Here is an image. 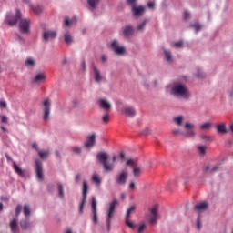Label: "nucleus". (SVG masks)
I'll return each instance as SVG.
<instances>
[{
    "instance_id": "obj_1",
    "label": "nucleus",
    "mask_w": 233,
    "mask_h": 233,
    "mask_svg": "<svg viewBox=\"0 0 233 233\" xmlns=\"http://www.w3.org/2000/svg\"><path fill=\"white\" fill-rule=\"evenodd\" d=\"M97 160H99L100 164H102V167L104 168V171L106 172H112L114 171V163L117 160V157L113 156L112 157V162H110L109 159V155H107L106 152H100L97 153Z\"/></svg>"
},
{
    "instance_id": "obj_2",
    "label": "nucleus",
    "mask_w": 233,
    "mask_h": 233,
    "mask_svg": "<svg viewBox=\"0 0 233 233\" xmlns=\"http://www.w3.org/2000/svg\"><path fill=\"white\" fill-rule=\"evenodd\" d=\"M171 94L176 97H180L182 99L189 98V90L187 87L179 82H176L171 88Z\"/></svg>"
},
{
    "instance_id": "obj_3",
    "label": "nucleus",
    "mask_w": 233,
    "mask_h": 233,
    "mask_svg": "<svg viewBox=\"0 0 233 233\" xmlns=\"http://www.w3.org/2000/svg\"><path fill=\"white\" fill-rule=\"evenodd\" d=\"M118 206L117 199L112 200L109 204V209H107V213L106 216V224L107 225V230H110V222L114 219V213L116 212V207Z\"/></svg>"
},
{
    "instance_id": "obj_4",
    "label": "nucleus",
    "mask_w": 233,
    "mask_h": 233,
    "mask_svg": "<svg viewBox=\"0 0 233 233\" xmlns=\"http://www.w3.org/2000/svg\"><path fill=\"white\" fill-rule=\"evenodd\" d=\"M126 165L127 167H133V177H138L142 175L143 173L142 166L138 165V162L136 158L127 160Z\"/></svg>"
},
{
    "instance_id": "obj_5",
    "label": "nucleus",
    "mask_w": 233,
    "mask_h": 233,
    "mask_svg": "<svg viewBox=\"0 0 233 233\" xmlns=\"http://www.w3.org/2000/svg\"><path fill=\"white\" fill-rule=\"evenodd\" d=\"M20 17H22V14H20L19 9H17L15 11V15L7 14V16L5 17V23H7L9 26H15L19 20H21Z\"/></svg>"
},
{
    "instance_id": "obj_6",
    "label": "nucleus",
    "mask_w": 233,
    "mask_h": 233,
    "mask_svg": "<svg viewBox=\"0 0 233 233\" xmlns=\"http://www.w3.org/2000/svg\"><path fill=\"white\" fill-rule=\"evenodd\" d=\"M129 5L132 7V15L135 17L143 16L145 14V6L137 5L135 2H128Z\"/></svg>"
},
{
    "instance_id": "obj_7",
    "label": "nucleus",
    "mask_w": 233,
    "mask_h": 233,
    "mask_svg": "<svg viewBox=\"0 0 233 233\" xmlns=\"http://www.w3.org/2000/svg\"><path fill=\"white\" fill-rule=\"evenodd\" d=\"M110 48L114 53H116V56H123L124 53H126V48L122 46H120L117 42V40L112 41L110 44Z\"/></svg>"
},
{
    "instance_id": "obj_8",
    "label": "nucleus",
    "mask_w": 233,
    "mask_h": 233,
    "mask_svg": "<svg viewBox=\"0 0 233 233\" xmlns=\"http://www.w3.org/2000/svg\"><path fill=\"white\" fill-rule=\"evenodd\" d=\"M35 173L36 174V179L43 180V164L40 159L35 160Z\"/></svg>"
},
{
    "instance_id": "obj_9",
    "label": "nucleus",
    "mask_w": 233,
    "mask_h": 233,
    "mask_svg": "<svg viewBox=\"0 0 233 233\" xmlns=\"http://www.w3.org/2000/svg\"><path fill=\"white\" fill-rule=\"evenodd\" d=\"M127 178H128V172L120 171V173L116 174V183L118 186H125Z\"/></svg>"
},
{
    "instance_id": "obj_10",
    "label": "nucleus",
    "mask_w": 233,
    "mask_h": 233,
    "mask_svg": "<svg viewBox=\"0 0 233 233\" xmlns=\"http://www.w3.org/2000/svg\"><path fill=\"white\" fill-rule=\"evenodd\" d=\"M50 106H51L50 99H46L43 101V120L44 121H48V117L50 116Z\"/></svg>"
},
{
    "instance_id": "obj_11",
    "label": "nucleus",
    "mask_w": 233,
    "mask_h": 233,
    "mask_svg": "<svg viewBox=\"0 0 233 233\" xmlns=\"http://www.w3.org/2000/svg\"><path fill=\"white\" fill-rule=\"evenodd\" d=\"M89 189V187L87 186V183L86 181H83V200L81 201V204L79 205V213L83 214V210L86 206V198L87 196V191Z\"/></svg>"
},
{
    "instance_id": "obj_12",
    "label": "nucleus",
    "mask_w": 233,
    "mask_h": 233,
    "mask_svg": "<svg viewBox=\"0 0 233 233\" xmlns=\"http://www.w3.org/2000/svg\"><path fill=\"white\" fill-rule=\"evenodd\" d=\"M56 38V31L54 30H45L42 33V39L45 42L52 41Z\"/></svg>"
},
{
    "instance_id": "obj_13",
    "label": "nucleus",
    "mask_w": 233,
    "mask_h": 233,
    "mask_svg": "<svg viewBox=\"0 0 233 233\" xmlns=\"http://www.w3.org/2000/svg\"><path fill=\"white\" fill-rule=\"evenodd\" d=\"M158 219V208L157 206L151 208L149 214V224L155 225L157 224V220Z\"/></svg>"
},
{
    "instance_id": "obj_14",
    "label": "nucleus",
    "mask_w": 233,
    "mask_h": 233,
    "mask_svg": "<svg viewBox=\"0 0 233 233\" xmlns=\"http://www.w3.org/2000/svg\"><path fill=\"white\" fill-rule=\"evenodd\" d=\"M46 80V75L45 73L40 72L32 78V84L35 85H42L45 84V81Z\"/></svg>"
},
{
    "instance_id": "obj_15",
    "label": "nucleus",
    "mask_w": 233,
    "mask_h": 233,
    "mask_svg": "<svg viewBox=\"0 0 233 233\" xmlns=\"http://www.w3.org/2000/svg\"><path fill=\"white\" fill-rule=\"evenodd\" d=\"M91 214L93 216V222L95 224L97 223V202L95 197L91 198Z\"/></svg>"
},
{
    "instance_id": "obj_16",
    "label": "nucleus",
    "mask_w": 233,
    "mask_h": 233,
    "mask_svg": "<svg viewBox=\"0 0 233 233\" xmlns=\"http://www.w3.org/2000/svg\"><path fill=\"white\" fill-rule=\"evenodd\" d=\"M121 113L126 116L134 117L135 115L137 114V111L135 110L134 107L130 106H124L121 109Z\"/></svg>"
},
{
    "instance_id": "obj_17",
    "label": "nucleus",
    "mask_w": 233,
    "mask_h": 233,
    "mask_svg": "<svg viewBox=\"0 0 233 233\" xmlns=\"http://www.w3.org/2000/svg\"><path fill=\"white\" fill-rule=\"evenodd\" d=\"M28 28H29V22L25 19H22L18 21V30L22 34H26L28 33Z\"/></svg>"
},
{
    "instance_id": "obj_18",
    "label": "nucleus",
    "mask_w": 233,
    "mask_h": 233,
    "mask_svg": "<svg viewBox=\"0 0 233 233\" xmlns=\"http://www.w3.org/2000/svg\"><path fill=\"white\" fill-rule=\"evenodd\" d=\"M96 144V133H93L87 137V140L84 142V147L89 149L93 148L94 145Z\"/></svg>"
},
{
    "instance_id": "obj_19",
    "label": "nucleus",
    "mask_w": 233,
    "mask_h": 233,
    "mask_svg": "<svg viewBox=\"0 0 233 233\" xmlns=\"http://www.w3.org/2000/svg\"><path fill=\"white\" fill-rule=\"evenodd\" d=\"M208 208V202H199L194 206V210H196L198 213H201L204 211H207Z\"/></svg>"
},
{
    "instance_id": "obj_20",
    "label": "nucleus",
    "mask_w": 233,
    "mask_h": 233,
    "mask_svg": "<svg viewBox=\"0 0 233 233\" xmlns=\"http://www.w3.org/2000/svg\"><path fill=\"white\" fill-rule=\"evenodd\" d=\"M184 128L186 129L185 136L187 137H194V125L191 123H186L184 126Z\"/></svg>"
},
{
    "instance_id": "obj_21",
    "label": "nucleus",
    "mask_w": 233,
    "mask_h": 233,
    "mask_svg": "<svg viewBox=\"0 0 233 233\" xmlns=\"http://www.w3.org/2000/svg\"><path fill=\"white\" fill-rule=\"evenodd\" d=\"M93 72H94V81H96V83H101L102 81L101 71H99V69H97V67L94 66V64H93Z\"/></svg>"
},
{
    "instance_id": "obj_22",
    "label": "nucleus",
    "mask_w": 233,
    "mask_h": 233,
    "mask_svg": "<svg viewBox=\"0 0 233 233\" xmlns=\"http://www.w3.org/2000/svg\"><path fill=\"white\" fill-rule=\"evenodd\" d=\"M196 148L198 149V153H199L200 157H204V155H206V150L208 149V147L198 145L196 146Z\"/></svg>"
},
{
    "instance_id": "obj_23",
    "label": "nucleus",
    "mask_w": 233,
    "mask_h": 233,
    "mask_svg": "<svg viewBox=\"0 0 233 233\" xmlns=\"http://www.w3.org/2000/svg\"><path fill=\"white\" fill-rule=\"evenodd\" d=\"M132 34H134V27H132L131 25H127V26L124 27V35L128 37V36L132 35Z\"/></svg>"
},
{
    "instance_id": "obj_24",
    "label": "nucleus",
    "mask_w": 233,
    "mask_h": 233,
    "mask_svg": "<svg viewBox=\"0 0 233 233\" xmlns=\"http://www.w3.org/2000/svg\"><path fill=\"white\" fill-rule=\"evenodd\" d=\"M220 169L219 165L217 164L216 166L210 167L209 166L206 167L205 171L208 173H216Z\"/></svg>"
},
{
    "instance_id": "obj_25",
    "label": "nucleus",
    "mask_w": 233,
    "mask_h": 233,
    "mask_svg": "<svg viewBox=\"0 0 233 233\" xmlns=\"http://www.w3.org/2000/svg\"><path fill=\"white\" fill-rule=\"evenodd\" d=\"M100 107L106 111H108L110 109V104L106 100H100Z\"/></svg>"
},
{
    "instance_id": "obj_26",
    "label": "nucleus",
    "mask_w": 233,
    "mask_h": 233,
    "mask_svg": "<svg viewBox=\"0 0 233 233\" xmlns=\"http://www.w3.org/2000/svg\"><path fill=\"white\" fill-rule=\"evenodd\" d=\"M216 128H217V132H218V134H227V128H225L224 124L217 125Z\"/></svg>"
},
{
    "instance_id": "obj_27",
    "label": "nucleus",
    "mask_w": 233,
    "mask_h": 233,
    "mask_svg": "<svg viewBox=\"0 0 233 233\" xmlns=\"http://www.w3.org/2000/svg\"><path fill=\"white\" fill-rule=\"evenodd\" d=\"M10 230L14 233L17 232V220L14 219L10 221Z\"/></svg>"
},
{
    "instance_id": "obj_28",
    "label": "nucleus",
    "mask_w": 233,
    "mask_h": 233,
    "mask_svg": "<svg viewBox=\"0 0 233 233\" xmlns=\"http://www.w3.org/2000/svg\"><path fill=\"white\" fill-rule=\"evenodd\" d=\"M38 152V157H40V158L42 159H46L48 157V156H50V151L46 150V151H36Z\"/></svg>"
},
{
    "instance_id": "obj_29",
    "label": "nucleus",
    "mask_w": 233,
    "mask_h": 233,
    "mask_svg": "<svg viewBox=\"0 0 233 233\" xmlns=\"http://www.w3.org/2000/svg\"><path fill=\"white\" fill-rule=\"evenodd\" d=\"M135 208H136V206L132 205V206H130V208H128V209H127L126 218H129L130 215L134 214Z\"/></svg>"
},
{
    "instance_id": "obj_30",
    "label": "nucleus",
    "mask_w": 233,
    "mask_h": 233,
    "mask_svg": "<svg viewBox=\"0 0 233 233\" xmlns=\"http://www.w3.org/2000/svg\"><path fill=\"white\" fill-rule=\"evenodd\" d=\"M65 43H66L67 45L73 43V37L69 33H65Z\"/></svg>"
},
{
    "instance_id": "obj_31",
    "label": "nucleus",
    "mask_w": 233,
    "mask_h": 233,
    "mask_svg": "<svg viewBox=\"0 0 233 233\" xmlns=\"http://www.w3.org/2000/svg\"><path fill=\"white\" fill-rule=\"evenodd\" d=\"M32 10L34 11L35 15H40L43 12V7L40 5H35Z\"/></svg>"
},
{
    "instance_id": "obj_32",
    "label": "nucleus",
    "mask_w": 233,
    "mask_h": 233,
    "mask_svg": "<svg viewBox=\"0 0 233 233\" xmlns=\"http://www.w3.org/2000/svg\"><path fill=\"white\" fill-rule=\"evenodd\" d=\"M14 170L15 171V173L18 174V176L23 177L24 176V172L22 171V169H20L19 166H17V164L14 163Z\"/></svg>"
},
{
    "instance_id": "obj_33",
    "label": "nucleus",
    "mask_w": 233,
    "mask_h": 233,
    "mask_svg": "<svg viewBox=\"0 0 233 233\" xmlns=\"http://www.w3.org/2000/svg\"><path fill=\"white\" fill-rule=\"evenodd\" d=\"M93 182L96 183V185H101V178L99 177V175H93Z\"/></svg>"
},
{
    "instance_id": "obj_34",
    "label": "nucleus",
    "mask_w": 233,
    "mask_h": 233,
    "mask_svg": "<svg viewBox=\"0 0 233 233\" xmlns=\"http://www.w3.org/2000/svg\"><path fill=\"white\" fill-rule=\"evenodd\" d=\"M165 56H166V61L169 63L172 62L171 52L169 50H165Z\"/></svg>"
},
{
    "instance_id": "obj_35",
    "label": "nucleus",
    "mask_w": 233,
    "mask_h": 233,
    "mask_svg": "<svg viewBox=\"0 0 233 233\" xmlns=\"http://www.w3.org/2000/svg\"><path fill=\"white\" fill-rule=\"evenodd\" d=\"M210 127H211V124L209 122H206L200 125V130H208Z\"/></svg>"
},
{
    "instance_id": "obj_36",
    "label": "nucleus",
    "mask_w": 233,
    "mask_h": 233,
    "mask_svg": "<svg viewBox=\"0 0 233 233\" xmlns=\"http://www.w3.org/2000/svg\"><path fill=\"white\" fill-rule=\"evenodd\" d=\"M98 2H87V5L89 6V10L93 11L97 6Z\"/></svg>"
},
{
    "instance_id": "obj_37",
    "label": "nucleus",
    "mask_w": 233,
    "mask_h": 233,
    "mask_svg": "<svg viewBox=\"0 0 233 233\" xmlns=\"http://www.w3.org/2000/svg\"><path fill=\"white\" fill-rule=\"evenodd\" d=\"M58 196L61 198L65 196V193L63 191V185H61L60 183H58Z\"/></svg>"
},
{
    "instance_id": "obj_38",
    "label": "nucleus",
    "mask_w": 233,
    "mask_h": 233,
    "mask_svg": "<svg viewBox=\"0 0 233 233\" xmlns=\"http://www.w3.org/2000/svg\"><path fill=\"white\" fill-rule=\"evenodd\" d=\"M191 28H194L196 33H198V32L201 31V25H199V24H192L191 25Z\"/></svg>"
},
{
    "instance_id": "obj_39",
    "label": "nucleus",
    "mask_w": 233,
    "mask_h": 233,
    "mask_svg": "<svg viewBox=\"0 0 233 233\" xmlns=\"http://www.w3.org/2000/svg\"><path fill=\"white\" fill-rule=\"evenodd\" d=\"M174 120L176 122V125L177 126L183 125V116H176Z\"/></svg>"
},
{
    "instance_id": "obj_40",
    "label": "nucleus",
    "mask_w": 233,
    "mask_h": 233,
    "mask_svg": "<svg viewBox=\"0 0 233 233\" xmlns=\"http://www.w3.org/2000/svg\"><path fill=\"white\" fill-rule=\"evenodd\" d=\"M126 226L130 228H135V224L133 222H130V219H128V218H126Z\"/></svg>"
},
{
    "instance_id": "obj_41",
    "label": "nucleus",
    "mask_w": 233,
    "mask_h": 233,
    "mask_svg": "<svg viewBox=\"0 0 233 233\" xmlns=\"http://www.w3.org/2000/svg\"><path fill=\"white\" fill-rule=\"evenodd\" d=\"M200 140L204 142H209L210 141V137L206 136V135H200Z\"/></svg>"
},
{
    "instance_id": "obj_42",
    "label": "nucleus",
    "mask_w": 233,
    "mask_h": 233,
    "mask_svg": "<svg viewBox=\"0 0 233 233\" xmlns=\"http://www.w3.org/2000/svg\"><path fill=\"white\" fill-rule=\"evenodd\" d=\"M71 149H72L73 153H75L76 155L81 153V147H73Z\"/></svg>"
},
{
    "instance_id": "obj_43",
    "label": "nucleus",
    "mask_w": 233,
    "mask_h": 233,
    "mask_svg": "<svg viewBox=\"0 0 233 233\" xmlns=\"http://www.w3.org/2000/svg\"><path fill=\"white\" fill-rule=\"evenodd\" d=\"M4 108H7V103L5 100L1 99L0 109H4Z\"/></svg>"
},
{
    "instance_id": "obj_44",
    "label": "nucleus",
    "mask_w": 233,
    "mask_h": 233,
    "mask_svg": "<svg viewBox=\"0 0 233 233\" xmlns=\"http://www.w3.org/2000/svg\"><path fill=\"white\" fill-rule=\"evenodd\" d=\"M147 20L143 21L142 24L138 25V26L137 27V30H138V31L143 30V28L145 27V25H147Z\"/></svg>"
},
{
    "instance_id": "obj_45",
    "label": "nucleus",
    "mask_w": 233,
    "mask_h": 233,
    "mask_svg": "<svg viewBox=\"0 0 233 233\" xmlns=\"http://www.w3.org/2000/svg\"><path fill=\"white\" fill-rule=\"evenodd\" d=\"M181 135H183V133L179 129H174L173 130V136L179 137Z\"/></svg>"
},
{
    "instance_id": "obj_46",
    "label": "nucleus",
    "mask_w": 233,
    "mask_h": 233,
    "mask_svg": "<svg viewBox=\"0 0 233 233\" xmlns=\"http://www.w3.org/2000/svg\"><path fill=\"white\" fill-rule=\"evenodd\" d=\"M29 214H30V208H28V206L24 207V215L27 217Z\"/></svg>"
},
{
    "instance_id": "obj_47",
    "label": "nucleus",
    "mask_w": 233,
    "mask_h": 233,
    "mask_svg": "<svg viewBox=\"0 0 233 233\" xmlns=\"http://www.w3.org/2000/svg\"><path fill=\"white\" fill-rule=\"evenodd\" d=\"M176 48H182L183 47V41H177L175 43Z\"/></svg>"
},
{
    "instance_id": "obj_48",
    "label": "nucleus",
    "mask_w": 233,
    "mask_h": 233,
    "mask_svg": "<svg viewBox=\"0 0 233 233\" xmlns=\"http://www.w3.org/2000/svg\"><path fill=\"white\" fill-rule=\"evenodd\" d=\"M102 122L108 123L109 122V116L105 115L104 116H102Z\"/></svg>"
},
{
    "instance_id": "obj_49",
    "label": "nucleus",
    "mask_w": 233,
    "mask_h": 233,
    "mask_svg": "<svg viewBox=\"0 0 233 233\" xmlns=\"http://www.w3.org/2000/svg\"><path fill=\"white\" fill-rule=\"evenodd\" d=\"M145 228H146L145 224L140 225V227L138 228V233H143Z\"/></svg>"
},
{
    "instance_id": "obj_50",
    "label": "nucleus",
    "mask_w": 233,
    "mask_h": 233,
    "mask_svg": "<svg viewBox=\"0 0 233 233\" xmlns=\"http://www.w3.org/2000/svg\"><path fill=\"white\" fill-rule=\"evenodd\" d=\"M71 24H73V21L69 20L68 18L65 20V26H69Z\"/></svg>"
},
{
    "instance_id": "obj_51",
    "label": "nucleus",
    "mask_w": 233,
    "mask_h": 233,
    "mask_svg": "<svg viewBox=\"0 0 233 233\" xmlns=\"http://www.w3.org/2000/svg\"><path fill=\"white\" fill-rule=\"evenodd\" d=\"M190 18V14L186 11L184 12V20H188Z\"/></svg>"
},
{
    "instance_id": "obj_52",
    "label": "nucleus",
    "mask_w": 233,
    "mask_h": 233,
    "mask_svg": "<svg viewBox=\"0 0 233 233\" xmlns=\"http://www.w3.org/2000/svg\"><path fill=\"white\" fill-rule=\"evenodd\" d=\"M21 210H22V207L17 206V208H15V216H19Z\"/></svg>"
},
{
    "instance_id": "obj_53",
    "label": "nucleus",
    "mask_w": 233,
    "mask_h": 233,
    "mask_svg": "<svg viewBox=\"0 0 233 233\" xmlns=\"http://www.w3.org/2000/svg\"><path fill=\"white\" fill-rule=\"evenodd\" d=\"M1 122L6 124L7 123V116H5V115H2Z\"/></svg>"
},
{
    "instance_id": "obj_54",
    "label": "nucleus",
    "mask_w": 233,
    "mask_h": 233,
    "mask_svg": "<svg viewBox=\"0 0 233 233\" xmlns=\"http://www.w3.org/2000/svg\"><path fill=\"white\" fill-rule=\"evenodd\" d=\"M100 60L102 63H106L107 61V56L106 55H102V56H100Z\"/></svg>"
},
{
    "instance_id": "obj_55",
    "label": "nucleus",
    "mask_w": 233,
    "mask_h": 233,
    "mask_svg": "<svg viewBox=\"0 0 233 233\" xmlns=\"http://www.w3.org/2000/svg\"><path fill=\"white\" fill-rule=\"evenodd\" d=\"M32 148H34V150L36 152L41 151L38 149V145H36V143L32 144Z\"/></svg>"
},
{
    "instance_id": "obj_56",
    "label": "nucleus",
    "mask_w": 233,
    "mask_h": 233,
    "mask_svg": "<svg viewBox=\"0 0 233 233\" xmlns=\"http://www.w3.org/2000/svg\"><path fill=\"white\" fill-rule=\"evenodd\" d=\"M149 134H150V129H148V128H145V130H143V132H142L143 136H147V135H149Z\"/></svg>"
},
{
    "instance_id": "obj_57",
    "label": "nucleus",
    "mask_w": 233,
    "mask_h": 233,
    "mask_svg": "<svg viewBox=\"0 0 233 233\" xmlns=\"http://www.w3.org/2000/svg\"><path fill=\"white\" fill-rule=\"evenodd\" d=\"M128 188L130 190H135V183L134 182H130V184L128 185Z\"/></svg>"
},
{
    "instance_id": "obj_58",
    "label": "nucleus",
    "mask_w": 233,
    "mask_h": 233,
    "mask_svg": "<svg viewBox=\"0 0 233 233\" xmlns=\"http://www.w3.org/2000/svg\"><path fill=\"white\" fill-rule=\"evenodd\" d=\"M197 76H198V78H200V79H202L204 77V74H202L201 70L198 71Z\"/></svg>"
},
{
    "instance_id": "obj_59",
    "label": "nucleus",
    "mask_w": 233,
    "mask_h": 233,
    "mask_svg": "<svg viewBox=\"0 0 233 233\" xmlns=\"http://www.w3.org/2000/svg\"><path fill=\"white\" fill-rule=\"evenodd\" d=\"M20 227H21L22 228L25 229V228H26V223H25V221L20 222Z\"/></svg>"
},
{
    "instance_id": "obj_60",
    "label": "nucleus",
    "mask_w": 233,
    "mask_h": 233,
    "mask_svg": "<svg viewBox=\"0 0 233 233\" xmlns=\"http://www.w3.org/2000/svg\"><path fill=\"white\" fill-rule=\"evenodd\" d=\"M120 159H122V161H126L127 160L126 154L120 153Z\"/></svg>"
},
{
    "instance_id": "obj_61",
    "label": "nucleus",
    "mask_w": 233,
    "mask_h": 233,
    "mask_svg": "<svg viewBox=\"0 0 233 233\" xmlns=\"http://www.w3.org/2000/svg\"><path fill=\"white\" fill-rule=\"evenodd\" d=\"M154 7H155V3L149 2L148 3V8L152 10Z\"/></svg>"
},
{
    "instance_id": "obj_62",
    "label": "nucleus",
    "mask_w": 233,
    "mask_h": 233,
    "mask_svg": "<svg viewBox=\"0 0 233 233\" xmlns=\"http://www.w3.org/2000/svg\"><path fill=\"white\" fill-rule=\"evenodd\" d=\"M198 229H201V219L198 218Z\"/></svg>"
},
{
    "instance_id": "obj_63",
    "label": "nucleus",
    "mask_w": 233,
    "mask_h": 233,
    "mask_svg": "<svg viewBox=\"0 0 233 233\" xmlns=\"http://www.w3.org/2000/svg\"><path fill=\"white\" fill-rule=\"evenodd\" d=\"M35 61L34 59H30V66H35Z\"/></svg>"
},
{
    "instance_id": "obj_64",
    "label": "nucleus",
    "mask_w": 233,
    "mask_h": 233,
    "mask_svg": "<svg viewBox=\"0 0 233 233\" xmlns=\"http://www.w3.org/2000/svg\"><path fill=\"white\" fill-rule=\"evenodd\" d=\"M81 66L83 67V70L86 69V62H85V60H83V62H81Z\"/></svg>"
}]
</instances>
